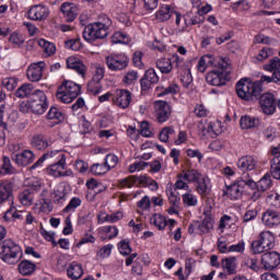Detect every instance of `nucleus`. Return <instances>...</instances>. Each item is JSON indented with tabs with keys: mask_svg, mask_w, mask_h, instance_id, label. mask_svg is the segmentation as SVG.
<instances>
[{
	"mask_svg": "<svg viewBox=\"0 0 280 280\" xmlns=\"http://www.w3.org/2000/svg\"><path fill=\"white\" fill-rule=\"evenodd\" d=\"M113 25V21L108 18L104 22H94L86 25L83 30V38L88 43H95V40H101L108 36V30Z\"/></svg>",
	"mask_w": 280,
	"mask_h": 280,
	"instance_id": "nucleus-1",
	"label": "nucleus"
},
{
	"mask_svg": "<svg viewBox=\"0 0 280 280\" xmlns=\"http://www.w3.org/2000/svg\"><path fill=\"white\" fill-rule=\"evenodd\" d=\"M264 89L259 82H250L246 79H242L236 83V93L241 100L245 102H253L259 100Z\"/></svg>",
	"mask_w": 280,
	"mask_h": 280,
	"instance_id": "nucleus-2",
	"label": "nucleus"
},
{
	"mask_svg": "<svg viewBox=\"0 0 280 280\" xmlns=\"http://www.w3.org/2000/svg\"><path fill=\"white\" fill-rule=\"evenodd\" d=\"M255 189L257 183L250 178L248 173H243L238 180L226 187L224 196H228L231 200H240V197L244 195V188Z\"/></svg>",
	"mask_w": 280,
	"mask_h": 280,
	"instance_id": "nucleus-3",
	"label": "nucleus"
},
{
	"mask_svg": "<svg viewBox=\"0 0 280 280\" xmlns=\"http://www.w3.org/2000/svg\"><path fill=\"white\" fill-rule=\"evenodd\" d=\"M21 255H23V249H21V246L12 241V238H7L0 244V259L4 261V264L11 266L12 264H16Z\"/></svg>",
	"mask_w": 280,
	"mask_h": 280,
	"instance_id": "nucleus-4",
	"label": "nucleus"
},
{
	"mask_svg": "<svg viewBox=\"0 0 280 280\" xmlns=\"http://www.w3.org/2000/svg\"><path fill=\"white\" fill-rule=\"evenodd\" d=\"M56 162L47 167V172L50 176L55 178H60V176H73L71 170H67V158L60 151H52V158Z\"/></svg>",
	"mask_w": 280,
	"mask_h": 280,
	"instance_id": "nucleus-5",
	"label": "nucleus"
},
{
	"mask_svg": "<svg viewBox=\"0 0 280 280\" xmlns=\"http://www.w3.org/2000/svg\"><path fill=\"white\" fill-rule=\"evenodd\" d=\"M206 81L211 86H224L229 82V58H225V67L215 66L208 72Z\"/></svg>",
	"mask_w": 280,
	"mask_h": 280,
	"instance_id": "nucleus-6",
	"label": "nucleus"
},
{
	"mask_svg": "<svg viewBox=\"0 0 280 280\" xmlns=\"http://www.w3.org/2000/svg\"><path fill=\"white\" fill-rule=\"evenodd\" d=\"M47 108H49L47 94L43 90H35L31 97V113L34 115H45Z\"/></svg>",
	"mask_w": 280,
	"mask_h": 280,
	"instance_id": "nucleus-7",
	"label": "nucleus"
},
{
	"mask_svg": "<svg viewBox=\"0 0 280 280\" xmlns=\"http://www.w3.org/2000/svg\"><path fill=\"white\" fill-rule=\"evenodd\" d=\"M260 108L265 115H275L277 108L280 110V98L272 93H264L258 96Z\"/></svg>",
	"mask_w": 280,
	"mask_h": 280,
	"instance_id": "nucleus-8",
	"label": "nucleus"
},
{
	"mask_svg": "<svg viewBox=\"0 0 280 280\" xmlns=\"http://www.w3.org/2000/svg\"><path fill=\"white\" fill-rule=\"evenodd\" d=\"M226 67V58L214 57L213 55H203L197 65L198 71L205 73L209 67L214 69L215 67Z\"/></svg>",
	"mask_w": 280,
	"mask_h": 280,
	"instance_id": "nucleus-9",
	"label": "nucleus"
},
{
	"mask_svg": "<svg viewBox=\"0 0 280 280\" xmlns=\"http://www.w3.org/2000/svg\"><path fill=\"white\" fill-rule=\"evenodd\" d=\"M105 62L109 71H124L130 61L126 55L116 54L107 56Z\"/></svg>",
	"mask_w": 280,
	"mask_h": 280,
	"instance_id": "nucleus-10",
	"label": "nucleus"
},
{
	"mask_svg": "<svg viewBox=\"0 0 280 280\" xmlns=\"http://www.w3.org/2000/svg\"><path fill=\"white\" fill-rule=\"evenodd\" d=\"M45 67H47L45 61L31 63L26 70L27 79L31 82H40L43 80V73H45Z\"/></svg>",
	"mask_w": 280,
	"mask_h": 280,
	"instance_id": "nucleus-11",
	"label": "nucleus"
},
{
	"mask_svg": "<svg viewBox=\"0 0 280 280\" xmlns=\"http://www.w3.org/2000/svg\"><path fill=\"white\" fill-rule=\"evenodd\" d=\"M260 264L266 270H275L280 266V254L278 252H267L262 254Z\"/></svg>",
	"mask_w": 280,
	"mask_h": 280,
	"instance_id": "nucleus-12",
	"label": "nucleus"
},
{
	"mask_svg": "<svg viewBox=\"0 0 280 280\" xmlns=\"http://www.w3.org/2000/svg\"><path fill=\"white\" fill-rule=\"evenodd\" d=\"M156 119L160 124H165L172 116V107L165 101H156L154 103Z\"/></svg>",
	"mask_w": 280,
	"mask_h": 280,
	"instance_id": "nucleus-13",
	"label": "nucleus"
},
{
	"mask_svg": "<svg viewBox=\"0 0 280 280\" xmlns=\"http://www.w3.org/2000/svg\"><path fill=\"white\" fill-rule=\"evenodd\" d=\"M159 84V75L154 69H149L145 71L143 78L140 80V86L142 92H148L150 89Z\"/></svg>",
	"mask_w": 280,
	"mask_h": 280,
	"instance_id": "nucleus-14",
	"label": "nucleus"
},
{
	"mask_svg": "<svg viewBox=\"0 0 280 280\" xmlns=\"http://www.w3.org/2000/svg\"><path fill=\"white\" fill-rule=\"evenodd\" d=\"M114 104L118 106V108H128L130 103L132 102V93L128 90H117L113 97Z\"/></svg>",
	"mask_w": 280,
	"mask_h": 280,
	"instance_id": "nucleus-15",
	"label": "nucleus"
},
{
	"mask_svg": "<svg viewBox=\"0 0 280 280\" xmlns=\"http://www.w3.org/2000/svg\"><path fill=\"white\" fill-rule=\"evenodd\" d=\"M5 202L14 205V186L9 182L0 183V205Z\"/></svg>",
	"mask_w": 280,
	"mask_h": 280,
	"instance_id": "nucleus-16",
	"label": "nucleus"
},
{
	"mask_svg": "<svg viewBox=\"0 0 280 280\" xmlns=\"http://www.w3.org/2000/svg\"><path fill=\"white\" fill-rule=\"evenodd\" d=\"M34 152L32 150H24L21 153H13L12 161L19 165V167H27L34 163Z\"/></svg>",
	"mask_w": 280,
	"mask_h": 280,
	"instance_id": "nucleus-17",
	"label": "nucleus"
},
{
	"mask_svg": "<svg viewBox=\"0 0 280 280\" xmlns=\"http://www.w3.org/2000/svg\"><path fill=\"white\" fill-rule=\"evenodd\" d=\"M261 221L268 229H275V226L280 225V213L268 209L262 213Z\"/></svg>",
	"mask_w": 280,
	"mask_h": 280,
	"instance_id": "nucleus-18",
	"label": "nucleus"
},
{
	"mask_svg": "<svg viewBox=\"0 0 280 280\" xmlns=\"http://www.w3.org/2000/svg\"><path fill=\"white\" fill-rule=\"evenodd\" d=\"M31 21H45L49 16V9L43 4H37L28 10Z\"/></svg>",
	"mask_w": 280,
	"mask_h": 280,
	"instance_id": "nucleus-19",
	"label": "nucleus"
},
{
	"mask_svg": "<svg viewBox=\"0 0 280 280\" xmlns=\"http://www.w3.org/2000/svg\"><path fill=\"white\" fill-rule=\"evenodd\" d=\"M237 167L247 174L246 172H253L257 167V160L253 155H244L237 161Z\"/></svg>",
	"mask_w": 280,
	"mask_h": 280,
	"instance_id": "nucleus-20",
	"label": "nucleus"
},
{
	"mask_svg": "<svg viewBox=\"0 0 280 280\" xmlns=\"http://www.w3.org/2000/svg\"><path fill=\"white\" fill-rule=\"evenodd\" d=\"M264 71H268L269 73H273V78L276 82H280V58L273 57L267 63L262 66Z\"/></svg>",
	"mask_w": 280,
	"mask_h": 280,
	"instance_id": "nucleus-21",
	"label": "nucleus"
},
{
	"mask_svg": "<svg viewBox=\"0 0 280 280\" xmlns=\"http://www.w3.org/2000/svg\"><path fill=\"white\" fill-rule=\"evenodd\" d=\"M31 145H33L35 150H47V148L51 145V140L44 133H37L33 136Z\"/></svg>",
	"mask_w": 280,
	"mask_h": 280,
	"instance_id": "nucleus-22",
	"label": "nucleus"
},
{
	"mask_svg": "<svg viewBox=\"0 0 280 280\" xmlns=\"http://www.w3.org/2000/svg\"><path fill=\"white\" fill-rule=\"evenodd\" d=\"M60 10L67 21V23H73L78 16V7L73 3H62Z\"/></svg>",
	"mask_w": 280,
	"mask_h": 280,
	"instance_id": "nucleus-23",
	"label": "nucleus"
},
{
	"mask_svg": "<svg viewBox=\"0 0 280 280\" xmlns=\"http://www.w3.org/2000/svg\"><path fill=\"white\" fill-rule=\"evenodd\" d=\"M84 275V269L82 268V264H79L77 261H72L69 264L67 268V276L71 280H80L82 279V276Z\"/></svg>",
	"mask_w": 280,
	"mask_h": 280,
	"instance_id": "nucleus-24",
	"label": "nucleus"
},
{
	"mask_svg": "<svg viewBox=\"0 0 280 280\" xmlns=\"http://www.w3.org/2000/svg\"><path fill=\"white\" fill-rule=\"evenodd\" d=\"M171 59L173 69L178 73V75L190 70L189 62L185 61V59L180 58L177 54L173 55Z\"/></svg>",
	"mask_w": 280,
	"mask_h": 280,
	"instance_id": "nucleus-25",
	"label": "nucleus"
},
{
	"mask_svg": "<svg viewBox=\"0 0 280 280\" xmlns=\"http://www.w3.org/2000/svg\"><path fill=\"white\" fill-rule=\"evenodd\" d=\"M67 67L68 69H73V71H77L79 75L84 78L86 73V66H84V62L80 61V59L75 57H70L67 59Z\"/></svg>",
	"mask_w": 280,
	"mask_h": 280,
	"instance_id": "nucleus-26",
	"label": "nucleus"
},
{
	"mask_svg": "<svg viewBox=\"0 0 280 280\" xmlns=\"http://www.w3.org/2000/svg\"><path fill=\"white\" fill-rule=\"evenodd\" d=\"M65 91L67 93H69V95L72 96V100H75L78 97V95H80V93H82V89L80 88V85H78L73 81H65L61 84V93H65Z\"/></svg>",
	"mask_w": 280,
	"mask_h": 280,
	"instance_id": "nucleus-27",
	"label": "nucleus"
},
{
	"mask_svg": "<svg viewBox=\"0 0 280 280\" xmlns=\"http://www.w3.org/2000/svg\"><path fill=\"white\" fill-rule=\"evenodd\" d=\"M202 177V174L196 168L183 171L182 174L177 175V178H183L187 183H197Z\"/></svg>",
	"mask_w": 280,
	"mask_h": 280,
	"instance_id": "nucleus-28",
	"label": "nucleus"
},
{
	"mask_svg": "<svg viewBox=\"0 0 280 280\" xmlns=\"http://www.w3.org/2000/svg\"><path fill=\"white\" fill-rule=\"evenodd\" d=\"M213 218H205L202 221L195 222V226H197L201 235L211 233L213 231Z\"/></svg>",
	"mask_w": 280,
	"mask_h": 280,
	"instance_id": "nucleus-29",
	"label": "nucleus"
},
{
	"mask_svg": "<svg viewBox=\"0 0 280 280\" xmlns=\"http://www.w3.org/2000/svg\"><path fill=\"white\" fill-rule=\"evenodd\" d=\"M209 177L202 176L197 183H196V191L200 196H209L211 191V186H209Z\"/></svg>",
	"mask_w": 280,
	"mask_h": 280,
	"instance_id": "nucleus-30",
	"label": "nucleus"
},
{
	"mask_svg": "<svg viewBox=\"0 0 280 280\" xmlns=\"http://www.w3.org/2000/svg\"><path fill=\"white\" fill-rule=\"evenodd\" d=\"M221 268H223V270H226L228 275H235V272H237V258H223L221 261Z\"/></svg>",
	"mask_w": 280,
	"mask_h": 280,
	"instance_id": "nucleus-31",
	"label": "nucleus"
},
{
	"mask_svg": "<svg viewBox=\"0 0 280 280\" xmlns=\"http://www.w3.org/2000/svg\"><path fill=\"white\" fill-rule=\"evenodd\" d=\"M174 16V10L172 7L165 4L160 8V10L155 13V19H158L161 23H165V21H170Z\"/></svg>",
	"mask_w": 280,
	"mask_h": 280,
	"instance_id": "nucleus-32",
	"label": "nucleus"
},
{
	"mask_svg": "<svg viewBox=\"0 0 280 280\" xmlns=\"http://www.w3.org/2000/svg\"><path fill=\"white\" fill-rule=\"evenodd\" d=\"M122 218L124 213L119 211L112 214L101 213L97 215L98 224H104V222L115 224V222H119Z\"/></svg>",
	"mask_w": 280,
	"mask_h": 280,
	"instance_id": "nucleus-33",
	"label": "nucleus"
},
{
	"mask_svg": "<svg viewBox=\"0 0 280 280\" xmlns=\"http://www.w3.org/2000/svg\"><path fill=\"white\" fill-rule=\"evenodd\" d=\"M19 272L20 275H23V277H30V275L36 272V264L30 260H22L19 264Z\"/></svg>",
	"mask_w": 280,
	"mask_h": 280,
	"instance_id": "nucleus-34",
	"label": "nucleus"
},
{
	"mask_svg": "<svg viewBox=\"0 0 280 280\" xmlns=\"http://www.w3.org/2000/svg\"><path fill=\"white\" fill-rule=\"evenodd\" d=\"M259 240L262 242V246L268 250L275 248V234L270 231H264L259 234Z\"/></svg>",
	"mask_w": 280,
	"mask_h": 280,
	"instance_id": "nucleus-35",
	"label": "nucleus"
},
{
	"mask_svg": "<svg viewBox=\"0 0 280 280\" xmlns=\"http://www.w3.org/2000/svg\"><path fill=\"white\" fill-rule=\"evenodd\" d=\"M34 92V85L32 83H25L15 91V96H18L20 100L33 97Z\"/></svg>",
	"mask_w": 280,
	"mask_h": 280,
	"instance_id": "nucleus-36",
	"label": "nucleus"
},
{
	"mask_svg": "<svg viewBox=\"0 0 280 280\" xmlns=\"http://www.w3.org/2000/svg\"><path fill=\"white\" fill-rule=\"evenodd\" d=\"M19 198L21 205L24 207H32V205H34V198H36V194L32 190H27L26 188L20 194Z\"/></svg>",
	"mask_w": 280,
	"mask_h": 280,
	"instance_id": "nucleus-37",
	"label": "nucleus"
},
{
	"mask_svg": "<svg viewBox=\"0 0 280 280\" xmlns=\"http://www.w3.org/2000/svg\"><path fill=\"white\" fill-rule=\"evenodd\" d=\"M136 183H138V185H141L142 187L151 186L152 189H154L155 191L156 189H159V183L148 177L147 175H140V176L136 175Z\"/></svg>",
	"mask_w": 280,
	"mask_h": 280,
	"instance_id": "nucleus-38",
	"label": "nucleus"
},
{
	"mask_svg": "<svg viewBox=\"0 0 280 280\" xmlns=\"http://www.w3.org/2000/svg\"><path fill=\"white\" fill-rule=\"evenodd\" d=\"M156 67L161 71V73H172V57L171 58H160L156 61Z\"/></svg>",
	"mask_w": 280,
	"mask_h": 280,
	"instance_id": "nucleus-39",
	"label": "nucleus"
},
{
	"mask_svg": "<svg viewBox=\"0 0 280 280\" xmlns=\"http://www.w3.org/2000/svg\"><path fill=\"white\" fill-rule=\"evenodd\" d=\"M150 222L155 229H159V231H163L165 226H167V219L162 214H153Z\"/></svg>",
	"mask_w": 280,
	"mask_h": 280,
	"instance_id": "nucleus-40",
	"label": "nucleus"
},
{
	"mask_svg": "<svg viewBox=\"0 0 280 280\" xmlns=\"http://www.w3.org/2000/svg\"><path fill=\"white\" fill-rule=\"evenodd\" d=\"M47 119H54L55 124H60V121H65V114L58 109V107L52 106L49 108L47 113Z\"/></svg>",
	"mask_w": 280,
	"mask_h": 280,
	"instance_id": "nucleus-41",
	"label": "nucleus"
},
{
	"mask_svg": "<svg viewBox=\"0 0 280 280\" xmlns=\"http://www.w3.org/2000/svg\"><path fill=\"white\" fill-rule=\"evenodd\" d=\"M270 174L276 180H280V156H275L270 162Z\"/></svg>",
	"mask_w": 280,
	"mask_h": 280,
	"instance_id": "nucleus-42",
	"label": "nucleus"
},
{
	"mask_svg": "<svg viewBox=\"0 0 280 280\" xmlns=\"http://www.w3.org/2000/svg\"><path fill=\"white\" fill-rule=\"evenodd\" d=\"M259 124V120L255 117L243 116L241 118V128L243 130H248L250 128H255Z\"/></svg>",
	"mask_w": 280,
	"mask_h": 280,
	"instance_id": "nucleus-43",
	"label": "nucleus"
},
{
	"mask_svg": "<svg viewBox=\"0 0 280 280\" xmlns=\"http://www.w3.org/2000/svg\"><path fill=\"white\" fill-rule=\"evenodd\" d=\"M218 126H220V125H218L215 122H210V124L206 125L205 127H202L203 137L207 135L209 137H218V135H220V132H222V130H220L218 128Z\"/></svg>",
	"mask_w": 280,
	"mask_h": 280,
	"instance_id": "nucleus-44",
	"label": "nucleus"
},
{
	"mask_svg": "<svg viewBox=\"0 0 280 280\" xmlns=\"http://www.w3.org/2000/svg\"><path fill=\"white\" fill-rule=\"evenodd\" d=\"M275 55V51L270 47H264L259 50V52L254 57L256 62H264V60H268L271 56Z\"/></svg>",
	"mask_w": 280,
	"mask_h": 280,
	"instance_id": "nucleus-45",
	"label": "nucleus"
},
{
	"mask_svg": "<svg viewBox=\"0 0 280 280\" xmlns=\"http://www.w3.org/2000/svg\"><path fill=\"white\" fill-rule=\"evenodd\" d=\"M242 266L243 268H246L247 270H252L253 272H259V270H261V268L257 264V258L245 257L243 259Z\"/></svg>",
	"mask_w": 280,
	"mask_h": 280,
	"instance_id": "nucleus-46",
	"label": "nucleus"
},
{
	"mask_svg": "<svg viewBox=\"0 0 280 280\" xmlns=\"http://www.w3.org/2000/svg\"><path fill=\"white\" fill-rule=\"evenodd\" d=\"M159 97H163L165 95H176L178 93V84L171 83L167 88L158 86Z\"/></svg>",
	"mask_w": 280,
	"mask_h": 280,
	"instance_id": "nucleus-47",
	"label": "nucleus"
},
{
	"mask_svg": "<svg viewBox=\"0 0 280 280\" xmlns=\"http://www.w3.org/2000/svg\"><path fill=\"white\" fill-rule=\"evenodd\" d=\"M37 43L39 47H42L43 51L48 56H54V54H56V44L45 39H39Z\"/></svg>",
	"mask_w": 280,
	"mask_h": 280,
	"instance_id": "nucleus-48",
	"label": "nucleus"
},
{
	"mask_svg": "<svg viewBox=\"0 0 280 280\" xmlns=\"http://www.w3.org/2000/svg\"><path fill=\"white\" fill-rule=\"evenodd\" d=\"M51 198L54 202L60 205V202H65L67 200V192L65 191V187H57L51 194Z\"/></svg>",
	"mask_w": 280,
	"mask_h": 280,
	"instance_id": "nucleus-49",
	"label": "nucleus"
},
{
	"mask_svg": "<svg viewBox=\"0 0 280 280\" xmlns=\"http://www.w3.org/2000/svg\"><path fill=\"white\" fill-rule=\"evenodd\" d=\"M90 172L94 174V176H103L104 174H108L110 171L105 163H96L91 166Z\"/></svg>",
	"mask_w": 280,
	"mask_h": 280,
	"instance_id": "nucleus-50",
	"label": "nucleus"
},
{
	"mask_svg": "<svg viewBox=\"0 0 280 280\" xmlns=\"http://www.w3.org/2000/svg\"><path fill=\"white\" fill-rule=\"evenodd\" d=\"M166 194L168 196L170 205H172L173 207H178L180 205V197L176 195V188L170 186L166 189Z\"/></svg>",
	"mask_w": 280,
	"mask_h": 280,
	"instance_id": "nucleus-51",
	"label": "nucleus"
},
{
	"mask_svg": "<svg viewBox=\"0 0 280 280\" xmlns=\"http://www.w3.org/2000/svg\"><path fill=\"white\" fill-rule=\"evenodd\" d=\"M56 96L59 102H62V104H71V102H73V98L71 94H69V92H67L66 90H63L62 92V85L58 88Z\"/></svg>",
	"mask_w": 280,
	"mask_h": 280,
	"instance_id": "nucleus-52",
	"label": "nucleus"
},
{
	"mask_svg": "<svg viewBox=\"0 0 280 280\" xmlns=\"http://www.w3.org/2000/svg\"><path fill=\"white\" fill-rule=\"evenodd\" d=\"M139 80V72L131 70L128 71L125 77L122 78L124 84H127L128 86L135 84Z\"/></svg>",
	"mask_w": 280,
	"mask_h": 280,
	"instance_id": "nucleus-53",
	"label": "nucleus"
},
{
	"mask_svg": "<svg viewBox=\"0 0 280 280\" xmlns=\"http://www.w3.org/2000/svg\"><path fill=\"white\" fill-rule=\"evenodd\" d=\"M174 135H176L174 127H165L160 132V141L167 143V141H170L171 137H174Z\"/></svg>",
	"mask_w": 280,
	"mask_h": 280,
	"instance_id": "nucleus-54",
	"label": "nucleus"
},
{
	"mask_svg": "<svg viewBox=\"0 0 280 280\" xmlns=\"http://www.w3.org/2000/svg\"><path fill=\"white\" fill-rule=\"evenodd\" d=\"M256 187L261 191H266L269 187H272V179H270V175H264V177L256 184Z\"/></svg>",
	"mask_w": 280,
	"mask_h": 280,
	"instance_id": "nucleus-55",
	"label": "nucleus"
},
{
	"mask_svg": "<svg viewBox=\"0 0 280 280\" xmlns=\"http://www.w3.org/2000/svg\"><path fill=\"white\" fill-rule=\"evenodd\" d=\"M43 188V183L40 179L33 177L28 182V188H26L28 191H32L33 194H38L40 189Z\"/></svg>",
	"mask_w": 280,
	"mask_h": 280,
	"instance_id": "nucleus-56",
	"label": "nucleus"
},
{
	"mask_svg": "<svg viewBox=\"0 0 280 280\" xmlns=\"http://www.w3.org/2000/svg\"><path fill=\"white\" fill-rule=\"evenodd\" d=\"M184 205H187V207H196L198 205V198L194 194H191V190L184 194L182 196Z\"/></svg>",
	"mask_w": 280,
	"mask_h": 280,
	"instance_id": "nucleus-57",
	"label": "nucleus"
},
{
	"mask_svg": "<svg viewBox=\"0 0 280 280\" xmlns=\"http://www.w3.org/2000/svg\"><path fill=\"white\" fill-rule=\"evenodd\" d=\"M252 253L253 255H261V253H266L268 250L265 246L264 243L259 240L253 241L252 242Z\"/></svg>",
	"mask_w": 280,
	"mask_h": 280,
	"instance_id": "nucleus-58",
	"label": "nucleus"
},
{
	"mask_svg": "<svg viewBox=\"0 0 280 280\" xmlns=\"http://www.w3.org/2000/svg\"><path fill=\"white\" fill-rule=\"evenodd\" d=\"M88 91L91 93V95H100V93H102V83L92 79L88 83Z\"/></svg>",
	"mask_w": 280,
	"mask_h": 280,
	"instance_id": "nucleus-59",
	"label": "nucleus"
},
{
	"mask_svg": "<svg viewBox=\"0 0 280 280\" xmlns=\"http://www.w3.org/2000/svg\"><path fill=\"white\" fill-rule=\"evenodd\" d=\"M118 185L122 189H126V188L130 189V187H135V185H137L136 175H131L129 177L119 179Z\"/></svg>",
	"mask_w": 280,
	"mask_h": 280,
	"instance_id": "nucleus-60",
	"label": "nucleus"
},
{
	"mask_svg": "<svg viewBox=\"0 0 280 280\" xmlns=\"http://www.w3.org/2000/svg\"><path fill=\"white\" fill-rule=\"evenodd\" d=\"M117 163H119V158H117V155L109 153L105 156L104 164L106 165V167H108L109 171L117 167Z\"/></svg>",
	"mask_w": 280,
	"mask_h": 280,
	"instance_id": "nucleus-61",
	"label": "nucleus"
},
{
	"mask_svg": "<svg viewBox=\"0 0 280 280\" xmlns=\"http://www.w3.org/2000/svg\"><path fill=\"white\" fill-rule=\"evenodd\" d=\"M16 84H19V79L14 77L5 78L2 80V86H4L7 91H14L16 89Z\"/></svg>",
	"mask_w": 280,
	"mask_h": 280,
	"instance_id": "nucleus-62",
	"label": "nucleus"
},
{
	"mask_svg": "<svg viewBox=\"0 0 280 280\" xmlns=\"http://www.w3.org/2000/svg\"><path fill=\"white\" fill-rule=\"evenodd\" d=\"M180 75V82L185 89H189V85L191 82H194V78L191 77V70H186L183 73H179Z\"/></svg>",
	"mask_w": 280,
	"mask_h": 280,
	"instance_id": "nucleus-63",
	"label": "nucleus"
},
{
	"mask_svg": "<svg viewBox=\"0 0 280 280\" xmlns=\"http://www.w3.org/2000/svg\"><path fill=\"white\" fill-rule=\"evenodd\" d=\"M80 205H82V199H80L79 197H73L68 203V207L63 209V212L69 213L71 211H75V209H78Z\"/></svg>",
	"mask_w": 280,
	"mask_h": 280,
	"instance_id": "nucleus-64",
	"label": "nucleus"
}]
</instances>
